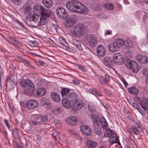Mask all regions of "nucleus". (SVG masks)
<instances>
[{"mask_svg":"<svg viewBox=\"0 0 148 148\" xmlns=\"http://www.w3.org/2000/svg\"><path fill=\"white\" fill-rule=\"evenodd\" d=\"M66 6L69 10L73 12L84 14L88 13V11L86 7L75 0L67 2Z\"/></svg>","mask_w":148,"mask_h":148,"instance_id":"f257e3e1","label":"nucleus"},{"mask_svg":"<svg viewBox=\"0 0 148 148\" xmlns=\"http://www.w3.org/2000/svg\"><path fill=\"white\" fill-rule=\"evenodd\" d=\"M50 116V115H40L36 114H32L31 116L30 122L34 125H44L49 121Z\"/></svg>","mask_w":148,"mask_h":148,"instance_id":"f03ea898","label":"nucleus"},{"mask_svg":"<svg viewBox=\"0 0 148 148\" xmlns=\"http://www.w3.org/2000/svg\"><path fill=\"white\" fill-rule=\"evenodd\" d=\"M86 31V28L84 26L83 24H78L74 26L71 34L74 37H79L85 35Z\"/></svg>","mask_w":148,"mask_h":148,"instance_id":"7ed1b4c3","label":"nucleus"},{"mask_svg":"<svg viewBox=\"0 0 148 148\" xmlns=\"http://www.w3.org/2000/svg\"><path fill=\"white\" fill-rule=\"evenodd\" d=\"M41 14V17H39L40 21H39V25H43L47 23V19L50 15L51 11L48 10H45Z\"/></svg>","mask_w":148,"mask_h":148,"instance_id":"20e7f679","label":"nucleus"},{"mask_svg":"<svg viewBox=\"0 0 148 148\" xmlns=\"http://www.w3.org/2000/svg\"><path fill=\"white\" fill-rule=\"evenodd\" d=\"M85 40L92 47H95L97 42L96 37L92 34L86 36L85 38Z\"/></svg>","mask_w":148,"mask_h":148,"instance_id":"39448f33","label":"nucleus"},{"mask_svg":"<svg viewBox=\"0 0 148 148\" xmlns=\"http://www.w3.org/2000/svg\"><path fill=\"white\" fill-rule=\"evenodd\" d=\"M126 66L128 68L131 69L133 72L134 73H137L138 71L139 66L134 61H127Z\"/></svg>","mask_w":148,"mask_h":148,"instance_id":"423d86ee","label":"nucleus"},{"mask_svg":"<svg viewBox=\"0 0 148 148\" xmlns=\"http://www.w3.org/2000/svg\"><path fill=\"white\" fill-rule=\"evenodd\" d=\"M57 14L60 18L64 19L67 16V13L65 10L62 7L60 6L56 10Z\"/></svg>","mask_w":148,"mask_h":148,"instance_id":"0eeeda50","label":"nucleus"},{"mask_svg":"<svg viewBox=\"0 0 148 148\" xmlns=\"http://www.w3.org/2000/svg\"><path fill=\"white\" fill-rule=\"evenodd\" d=\"M113 60L119 65L123 64L124 61L123 57L119 53H117L114 55Z\"/></svg>","mask_w":148,"mask_h":148,"instance_id":"6e6552de","label":"nucleus"},{"mask_svg":"<svg viewBox=\"0 0 148 148\" xmlns=\"http://www.w3.org/2000/svg\"><path fill=\"white\" fill-rule=\"evenodd\" d=\"M34 86L33 83L29 81L28 83V85L25 88L24 93L27 95H30L32 94L34 90Z\"/></svg>","mask_w":148,"mask_h":148,"instance_id":"1a4fd4ad","label":"nucleus"},{"mask_svg":"<svg viewBox=\"0 0 148 148\" xmlns=\"http://www.w3.org/2000/svg\"><path fill=\"white\" fill-rule=\"evenodd\" d=\"M80 130L83 134L87 136H90L92 134V130L90 127L87 125H82L80 127Z\"/></svg>","mask_w":148,"mask_h":148,"instance_id":"9d476101","label":"nucleus"},{"mask_svg":"<svg viewBox=\"0 0 148 148\" xmlns=\"http://www.w3.org/2000/svg\"><path fill=\"white\" fill-rule=\"evenodd\" d=\"M38 103L37 101L34 100H29L26 103L27 108L29 109H33L37 107Z\"/></svg>","mask_w":148,"mask_h":148,"instance_id":"9b49d317","label":"nucleus"},{"mask_svg":"<svg viewBox=\"0 0 148 148\" xmlns=\"http://www.w3.org/2000/svg\"><path fill=\"white\" fill-rule=\"evenodd\" d=\"M97 53L99 57H102L106 54L105 48L101 45H99L97 48Z\"/></svg>","mask_w":148,"mask_h":148,"instance_id":"f8f14e48","label":"nucleus"},{"mask_svg":"<svg viewBox=\"0 0 148 148\" xmlns=\"http://www.w3.org/2000/svg\"><path fill=\"white\" fill-rule=\"evenodd\" d=\"M136 58L138 62L142 64H146L148 62V58L145 55H138Z\"/></svg>","mask_w":148,"mask_h":148,"instance_id":"ddd939ff","label":"nucleus"},{"mask_svg":"<svg viewBox=\"0 0 148 148\" xmlns=\"http://www.w3.org/2000/svg\"><path fill=\"white\" fill-rule=\"evenodd\" d=\"M71 104L72 109L75 110L80 109L83 106L82 103L80 101H78L77 100L71 103Z\"/></svg>","mask_w":148,"mask_h":148,"instance_id":"4468645a","label":"nucleus"},{"mask_svg":"<svg viewBox=\"0 0 148 148\" xmlns=\"http://www.w3.org/2000/svg\"><path fill=\"white\" fill-rule=\"evenodd\" d=\"M77 18L75 16H71L66 21V23L69 27H71L76 23Z\"/></svg>","mask_w":148,"mask_h":148,"instance_id":"2eb2a0df","label":"nucleus"},{"mask_svg":"<svg viewBox=\"0 0 148 148\" xmlns=\"http://www.w3.org/2000/svg\"><path fill=\"white\" fill-rule=\"evenodd\" d=\"M110 80V77L108 74H106L104 76H100L99 78V80L102 84H107Z\"/></svg>","mask_w":148,"mask_h":148,"instance_id":"dca6fc26","label":"nucleus"},{"mask_svg":"<svg viewBox=\"0 0 148 148\" xmlns=\"http://www.w3.org/2000/svg\"><path fill=\"white\" fill-rule=\"evenodd\" d=\"M46 93V90L44 88H39L36 90V91L34 93L33 95L35 97L42 96L45 95Z\"/></svg>","mask_w":148,"mask_h":148,"instance_id":"f3484780","label":"nucleus"},{"mask_svg":"<svg viewBox=\"0 0 148 148\" xmlns=\"http://www.w3.org/2000/svg\"><path fill=\"white\" fill-rule=\"evenodd\" d=\"M38 17L39 16L38 15H33L34 20H32L31 21L30 27H36L39 25Z\"/></svg>","mask_w":148,"mask_h":148,"instance_id":"a211bd4d","label":"nucleus"},{"mask_svg":"<svg viewBox=\"0 0 148 148\" xmlns=\"http://www.w3.org/2000/svg\"><path fill=\"white\" fill-rule=\"evenodd\" d=\"M108 48L109 51L112 52H115L119 50L114 42L109 44L108 45Z\"/></svg>","mask_w":148,"mask_h":148,"instance_id":"6ab92c4d","label":"nucleus"},{"mask_svg":"<svg viewBox=\"0 0 148 148\" xmlns=\"http://www.w3.org/2000/svg\"><path fill=\"white\" fill-rule=\"evenodd\" d=\"M33 8L34 11L40 14L45 12H44L45 10H47L44 8L42 6L39 5L37 4L34 5Z\"/></svg>","mask_w":148,"mask_h":148,"instance_id":"aec40b11","label":"nucleus"},{"mask_svg":"<svg viewBox=\"0 0 148 148\" xmlns=\"http://www.w3.org/2000/svg\"><path fill=\"white\" fill-rule=\"evenodd\" d=\"M23 12L25 15L29 16L31 14L32 8L29 5L24 6L23 8Z\"/></svg>","mask_w":148,"mask_h":148,"instance_id":"412c9836","label":"nucleus"},{"mask_svg":"<svg viewBox=\"0 0 148 148\" xmlns=\"http://www.w3.org/2000/svg\"><path fill=\"white\" fill-rule=\"evenodd\" d=\"M92 121L94 125L99 126L101 120L99 117L97 115H93L91 116Z\"/></svg>","mask_w":148,"mask_h":148,"instance_id":"4be33fe9","label":"nucleus"},{"mask_svg":"<svg viewBox=\"0 0 148 148\" xmlns=\"http://www.w3.org/2000/svg\"><path fill=\"white\" fill-rule=\"evenodd\" d=\"M51 97L52 99L56 102H58L61 100L59 95L56 92H52L51 94Z\"/></svg>","mask_w":148,"mask_h":148,"instance_id":"5701e85b","label":"nucleus"},{"mask_svg":"<svg viewBox=\"0 0 148 148\" xmlns=\"http://www.w3.org/2000/svg\"><path fill=\"white\" fill-rule=\"evenodd\" d=\"M67 98L70 100L71 103H73L75 101H77V95L74 92L70 93Z\"/></svg>","mask_w":148,"mask_h":148,"instance_id":"b1692460","label":"nucleus"},{"mask_svg":"<svg viewBox=\"0 0 148 148\" xmlns=\"http://www.w3.org/2000/svg\"><path fill=\"white\" fill-rule=\"evenodd\" d=\"M62 103L64 107L66 108L69 109L70 108L71 105V102L67 98H64L62 99Z\"/></svg>","mask_w":148,"mask_h":148,"instance_id":"393cba45","label":"nucleus"},{"mask_svg":"<svg viewBox=\"0 0 148 148\" xmlns=\"http://www.w3.org/2000/svg\"><path fill=\"white\" fill-rule=\"evenodd\" d=\"M113 59L109 57H106L104 59L103 63L106 66H111L113 64Z\"/></svg>","mask_w":148,"mask_h":148,"instance_id":"a878e982","label":"nucleus"},{"mask_svg":"<svg viewBox=\"0 0 148 148\" xmlns=\"http://www.w3.org/2000/svg\"><path fill=\"white\" fill-rule=\"evenodd\" d=\"M86 144L88 148H94L97 146V143L95 141L88 140L86 141Z\"/></svg>","mask_w":148,"mask_h":148,"instance_id":"bb28decb","label":"nucleus"},{"mask_svg":"<svg viewBox=\"0 0 148 148\" xmlns=\"http://www.w3.org/2000/svg\"><path fill=\"white\" fill-rule=\"evenodd\" d=\"M129 92L131 94L136 95L139 93L138 88L136 86H133L128 88Z\"/></svg>","mask_w":148,"mask_h":148,"instance_id":"cd10ccee","label":"nucleus"},{"mask_svg":"<svg viewBox=\"0 0 148 148\" xmlns=\"http://www.w3.org/2000/svg\"><path fill=\"white\" fill-rule=\"evenodd\" d=\"M70 92V89L69 88H62L61 93L63 97L67 98L68 96V94Z\"/></svg>","mask_w":148,"mask_h":148,"instance_id":"c85d7f7f","label":"nucleus"},{"mask_svg":"<svg viewBox=\"0 0 148 148\" xmlns=\"http://www.w3.org/2000/svg\"><path fill=\"white\" fill-rule=\"evenodd\" d=\"M140 104L144 110H147L148 109V100L145 99H142Z\"/></svg>","mask_w":148,"mask_h":148,"instance_id":"c756f323","label":"nucleus"},{"mask_svg":"<svg viewBox=\"0 0 148 148\" xmlns=\"http://www.w3.org/2000/svg\"><path fill=\"white\" fill-rule=\"evenodd\" d=\"M8 41L9 43L16 46H18L21 45L20 43L18 40L12 37H9L8 38Z\"/></svg>","mask_w":148,"mask_h":148,"instance_id":"7c9ffc66","label":"nucleus"},{"mask_svg":"<svg viewBox=\"0 0 148 148\" xmlns=\"http://www.w3.org/2000/svg\"><path fill=\"white\" fill-rule=\"evenodd\" d=\"M116 135V133L114 132L113 130H111L110 128H108L106 130V132L104 134V136L103 138L105 137H110L112 136H115Z\"/></svg>","mask_w":148,"mask_h":148,"instance_id":"2f4dec72","label":"nucleus"},{"mask_svg":"<svg viewBox=\"0 0 148 148\" xmlns=\"http://www.w3.org/2000/svg\"><path fill=\"white\" fill-rule=\"evenodd\" d=\"M42 2L44 5L48 8L51 7L53 4L52 0H42Z\"/></svg>","mask_w":148,"mask_h":148,"instance_id":"473e14b6","label":"nucleus"},{"mask_svg":"<svg viewBox=\"0 0 148 148\" xmlns=\"http://www.w3.org/2000/svg\"><path fill=\"white\" fill-rule=\"evenodd\" d=\"M114 42L116 44L118 47L120 49V47H122L124 43V40L121 39H117Z\"/></svg>","mask_w":148,"mask_h":148,"instance_id":"72a5a7b5","label":"nucleus"},{"mask_svg":"<svg viewBox=\"0 0 148 148\" xmlns=\"http://www.w3.org/2000/svg\"><path fill=\"white\" fill-rule=\"evenodd\" d=\"M73 44L75 47V48L78 50H82V48L81 46L80 42L76 40L73 41Z\"/></svg>","mask_w":148,"mask_h":148,"instance_id":"f704fd0d","label":"nucleus"},{"mask_svg":"<svg viewBox=\"0 0 148 148\" xmlns=\"http://www.w3.org/2000/svg\"><path fill=\"white\" fill-rule=\"evenodd\" d=\"M94 132L96 135L100 136L102 133V129L99 126H95Z\"/></svg>","mask_w":148,"mask_h":148,"instance_id":"c9c22d12","label":"nucleus"},{"mask_svg":"<svg viewBox=\"0 0 148 148\" xmlns=\"http://www.w3.org/2000/svg\"><path fill=\"white\" fill-rule=\"evenodd\" d=\"M10 83L12 85H15L16 84V76L14 75H11L9 78Z\"/></svg>","mask_w":148,"mask_h":148,"instance_id":"e433bc0d","label":"nucleus"},{"mask_svg":"<svg viewBox=\"0 0 148 148\" xmlns=\"http://www.w3.org/2000/svg\"><path fill=\"white\" fill-rule=\"evenodd\" d=\"M100 122L103 128L106 129L108 123L104 117H102L101 118Z\"/></svg>","mask_w":148,"mask_h":148,"instance_id":"4c0bfd02","label":"nucleus"},{"mask_svg":"<svg viewBox=\"0 0 148 148\" xmlns=\"http://www.w3.org/2000/svg\"><path fill=\"white\" fill-rule=\"evenodd\" d=\"M91 92L97 97H101L102 95L100 92L95 89L91 90Z\"/></svg>","mask_w":148,"mask_h":148,"instance_id":"58836bf2","label":"nucleus"},{"mask_svg":"<svg viewBox=\"0 0 148 148\" xmlns=\"http://www.w3.org/2000/svg\"><path fill=\"white\" fill-rule=\"evenodd\" d=\"M34 20L33 17V16H28L26 17L25 20V23L26 25L30 27L31 21L32 20Z\"/></svg>","mask_w":148,"mask_h":148,"instance_id":"ea45409f","label":"nucleus"},{"mask_svg":"<svg viewBox=\"0 0 148 148\" xmlns=\"http://www.w3.org/2000/svg\"><path fill=\"white\" fill-rule=\"evenodd\" d=\"M109 139V142L111 144H113L117 142V137L116 135L115 136H112Z\"/></svg>","mask_w":148,"mask_h":148,"instance_id":"a19ab883","label":"nucleus"},{"mask_svg":"<svg viewBox=\"0 0 148 148\" xmlns=\"http://www.w3.org/2000/svg\"><path fill=\"white\" fill-rule=\"evenodd\" d=\"M126 47H128V48H130L133 45V42L129 39H127L126 40V42L125 44Z\"/></svg>","mask_w":148,"mask_h":148,"instance_id":"79ce46f5","label":"nucleus"},{"mask_svg":"<svg viewBox=\"0 0 148 148\" xmlns=\"http://www.w3.org/2000/svg\"><path fill=\"white\" fill-rule=\"evenodd\" d=\"M20 85L22 87H25L28 85L27 81L25 79H22L19 82Z\"/></svg>","mask_w":148,"mask_h":148,"instance_id":"37998d69","label":"nucleus"},{"mask_svg":"<svg viewBox=\"0 0 148 148\" xmlns=\"http://www.w3.org/2000/svg\"><path fill=\"white\" fill-rule=\"evenodd\" d=\"M104 7L106 9L112 10L114 8V5L112 4H106L104 5Z\"/></svg>","mask_w":148,"mask_h":148,"instance_id":"c03bdc74","label":"nucleus"},{"mask_svg":"<svg viewBox=\"0 0 148 148\" xmlns=\"http://www.w3.org/2000/svg\"><path fill=\"white\" fill-rule=\"evenodd\" d=\"M45 125L43 126L41 129V131L44 130L45 131H47L50 128V125L49 124L45 123Z\"/></svg>","mask_w":148,"mask_h":148,"instance_id":"a18cd8bd","label":"nucleus"},{"mask_svg":"<svg viewBox=\"0 0 148 148\" xmlns=\"http://www.w3.org/2000/svg\"><path fill=\"white\" fill-rule=\"evenodd\" d=\"M60 112V109L58 107H56L53 110V113L55 115H58Z\"/></svg>","mask_w":148,"mask_h":148,"instance_id":"49530a36","label":"nucleus"},{"mask_svg":"<svg viewBox=\"0 0 148 148\" xmlns=\"http://www.w3.org/2000/svg\"><path fill=\"white\" fill-rule=\"evenodd\" d=\"M131 131L133 132L136 135H138L139 133V131L136 127H133L131 129Z\"/></svg>","mask_w":148,"mask_h":148,"instance_id":"de8ad7c7","label":"nucleus"},{"mask_svg":"<svg viewBox=\"0 0 148 148\" xmlns=\"http://www.w3.org/2000/svg\"><path fill=\"white\" fill-rule=\"evenodd\" d=\"M69 120H70L71 123V122H73V125H76V122L77 121V119L75 116L71 117Z\"/></svg>","mask_w":148,"mask_h":148,"instance_id":"09e8293b","label":"nucleus"},{"mask_svg":"<svg viewBox=\"0 0 148 148\" xmlns=\"http://www.w3.org/2000/svg\"><path fill=\"white\" fill-rule=\"evenodd\" d=\"M79 68L84 72L85 73L87 71L86 68L85 67L83 66L82 65L79 66Z\"/></svg>","mask_w":148,"mask_h":148,"instance_id":"8fccbe9b","label":"nucleus"},{"mask_svg":"<svg viewBox=\"0 0 148 148\" xmlns=\"http://www.w3.org/2000/svg\"><path fill=\"white\" fill-rule=\"evenodd\" d=\"M12 1L16 5H19L21 2V0H12Z\"/></svg>","mask_w":148,"mask_h":148,"instance_id":"3c124183","label":"nucleus"},{"mask_svg":"<svg viewBox=\"0 0 148 148\" xmlns=\"http://www.w3.org/2000/svg\"><path fill=\"white\" fill-rule=\"evenodd\" d=\"M53 134H52L53 137L56 138L57 136H58L59 134V133L57 131H55V130L52 131Z\"/></svg>","mask_w":148,"mask_h":148,"instance_id":"603ef678","label":"nucleus"},{"mask_svg":"<svg viewBox=\"0 0 148 148\" xmlns=\"http://www.w3.org/2000/svg\"><path fill=\"white\" fill-rule=\"evenodd\" d=\"M17 58L20 60L21 62L24 63H26L27 60L25 59H24L23 58L21 57L20 56H17Z\"/></svg>","mask_w":148,"mask_h":148,"instance_id":"864d4df0","label":"nucleus"},{"mask_svg":"<svg viewBox=\"0 0 148 148\" xmlns=\"http://www.w3.org/2000/svg\"><path fill=\"white\" fill-rule=\"evenodd\" d=\"M143 73L144 75H148V69L146 68H144L143 70Z\"/></svg>","mask_w":148,"mask_h":148,"instance_id":"5fc2aeb1","label":"nucleus"},{"mask_svg":"<svg viewBox=\"0 0 148 148\" xmlns=\"http://www.w3.org/2000/svg\"><path fill=\"white\" fill-rule=\"evenodd\" d=\"M27 64L29 67H31V68H32V69H35V68L34 67V66L32 65V64L31 63H30L29 62H28V61H27L26 63H25Z\"/></svg>","mask_w":148,"mask_h":148,"instance_id":"6e6d98bb","label":"nucleus"},{"mask_svg":"<svg viewBox=\"0 0 148 148\" xmlns=\"http://www.w3.org/2000/svg\"><path fill=\"white\" fill-rule=\"evenodd\" d=\"M132 106L136 110L138 109V108H140L139 106L135 103H132Z\"/></svg>","mask_w":148,"mask_h":148,"instance_id":"4d7b16f0","label":"nucleus"},{"mask_svg":"<svg viewBox=\"0 0 148 148\" xmlns=\"http://www.w3.org/2000/svg\"><path fill=\"white\" fill-rule=\"evenodd\" d=\"M16 22L20 26H21L23 28H24L25 29H26V27L22 23L19 21L18 20H16Z\"/></svg>","mask_w":148,"mask_h":148,"instance_id":"13d9d810","label":"nucleus"},{"mask_svg":"<svg viewBox=\"0 0 148 148\" xmlns=\"http://www.w3.org/2000/svg\"><path fill=\"white\" fill-rule=\"evenodd\" d=\"M30 43L32 47H36L38 45L36 42V41H30Z\"/></svg>","mask_w":148,"mask_h":148,"instance_id":"bf43d9fd","label":"nucleus"},{"mask_svg":"<svg viewBox=\"0 0 148 148\" xmlns=\"http://www.w3.org/2000/svg\"><path fill=\"white\" fill-rule=\"evenodd\" d=\"M59 41L60 42L63 46H64V44L65 42V40H64L62 38H59Z\"/></svg>","mask_w":148,"mask_h":148,"instance_id":"052dcab7","label":"nucleus"},{"mask_svg":"<svg viewBox=\"0 0 148 148\" xmlns=\"http://www.w3.org/2000/svg\"><path fill=\"white\" fill-rule=\"evenodd\" d=\"M4 123H5L7 127L9 129L10 128V126L9 124L8 121L7 120L5 119L4 120Z\"/></svg>","mask_w":148,"mask_h":148,"instance_id":"680f3d73","label":"nucleus"},{"mask_svg":"<svg viewBox=\"0 0 148 148\" xmlns=\"http://www.w3.org/2000/svg\"><path fill=\"white\" fill-rule=\"evenodd\" d=\"M137 110L143 116L145 114V113L144 112L139 108Z\"/></svg>","mask_w":148,"mask_h":148,"instance_id":"e2e57ef3","label":"nucleus"},{"mask_svg":"<svg viewBox=\"0 0 148 148\" xmlns=\"http://www.w3.org/2000/svg\"><path fill=\"white\" fill-rule=\"evenodd\" d=\"M135 99L138 103L140 104V103L141 101L140 100V97H135Z\"/></svg>","mask_w":148,"mask_h":148,"instance_id":"0e129e2a","label":"nucleus"},{"mask_svg":"<svg viewBox=\"0 0 148 148\" xmlns=\"http://www.w3.org/2000/svg\"><path fill=\"white\" fill-rule=\"evenodd\" d=\"M73 83L76 85H78L80 84L78 80H74L73 81Z\"/></svg>","mask_w":148,"mask_h":148,"instance_id":"69168bd1","label":"nucleus"},{"mask_svg":"<svg viewBox=\"0 0 148 148\" xmlns=\"http://www.w3.org/2000/svg\"><path fill=\"white\" fill-rule=\"evenodd\" d=\"M38 64L40 65H43V64H45L44 62L41 60H39L37 62Z\"/></svg>","mask_w":148,"mask_h":148,"instance_id":"338daca9","label":"nucleus"},{"mask_svg":"<svg viewBox=\"0 0 148 148\" xmlns=\"http://www.w3.org/2000/svg\"><path fill=\"white\" fill-rule=\"evenodd\" d=\"M13 134H16V135L18 136V132L17 130H16L13 132Z\"/></svg>","mask_w":148,"mask_h":148,"instance_id":"774afa93","label":"nucleus"}]
</instances>
